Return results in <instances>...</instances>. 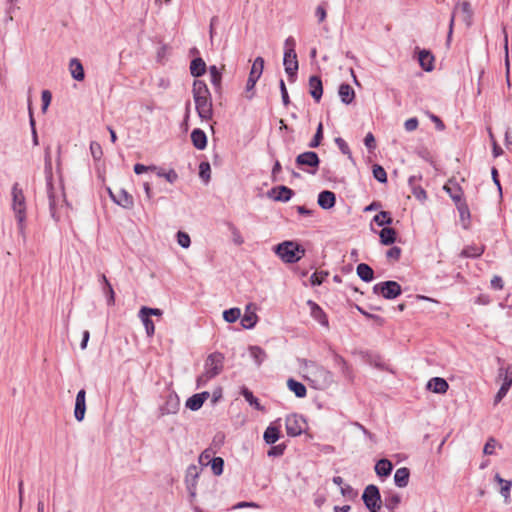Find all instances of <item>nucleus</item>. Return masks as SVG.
I'll use <instances>...</instances> for the list:
<instances>
[{"label": "nucleus", "instance_id": "2f4dec72", "mask_svg": "<svg viewBox=\"0 0 512 512\" xmlns=\"http://www.w3.org/2000/svg\"><path fill=\"white\" fill-rule=\"evenodd\" d=\"M287 386L298 398H303L307 394L306 387L301 382H298L292 378L288 379Z\"/></svg>", "mask_w": 512, "mask_h": 512}, {"label": "nucleus", "instance_id": "c03bdc74", "mask_svg": "<svg viewBox=\"0 0 512 512\" xmlns=\"http://www.w3.org/2000/svg\"><path fill=\"white\" fill-rule=\"evenodd\" d=\"M242 395L251 406H254L257 410H263V407L259 403V400L253 395V393L250 390L244 388L242 391Z\"/></svg>", "mask_w": 512, "mask_h": 512}, {"label": "nucleus", "instance_id": "6e6d98bb", "mask_svg": "<svg viewBox=\"0 0 512 512\" xmlns=\"http://www.w3.org/2000/svg\"><path fill=\"white\" fill-rule=\"evenodd\" d=\"M102 290H103V293L106 296L107 304L109 306L114 305V303H115V293H114V290L112 288V285L109 284L107 286H103Z\"/></svg>", "mask_w": 512, "mask_h": 512}, {"label": "nucleus", "instance_id": "052dcab7", "mask_svg": "<svg viewBox=\"0 0 512 512\" xmlns=\"http://www.w3.org/2000/svg\"><path fill=\"white\" fill-rule=\"evenodd\" d=\"M210 164L208 162H202L199 165V175L200 177L207 181L210 178Z\"/></svg>", "mask_w": 512, "mask_h": 512}, {"label": "nucleus", "instance_id": "aec40b11", "mask_svg": "<svg viewBox=\"0 0 512 512\" xmlns=\"http://www.w3.org/2000/svg\"><path fill=\"white\" fill-rule=\"evenodd\" d=\"M309 92L316 102H319L323 94V86L320 77L311 76L309 78Z\"/></svg>", "mask_w": 512, "mask_h": 512}, {"label": "nucleus", "instance_id": "603ef678", "mask_svg": "<svg viewBox=\"0 0 512 512\" xmlns=\"http://www.w3.org/2000/svg\"><path fill=\"white\" fill-rule=\"evenodd\" d=\"M327 276H328V272H324V271L314 272L310 277L311 284L313 286L321 285Z\"/></svg>", "mask_w": 512, "mask_h": 512}, {"label": "nucleus", "instance_id": "a18cd8bd", "mask_svg": "<svg viewBox=\"0 0 512 512\" xmlns=\"http://www.w3.org/2000/svg\"><path fill=\"white\" fill-rule=\"evenodd\" d=\"M483 253V249L477 246H468L464 248L461 252V256L466 258H476L479 257Z\"/></svg>", "mask_w": 512, "mask_h": 512}, {"label": "nucleus", "instance_id": "4c0bfd02", "mask_svg": "<svg viewBox=\"0 0 512 512\" xmlns=\"http://www.w3.org/2000/svg\"><path fill=\"white\" fill-rule=\"evenodd\" d=\"M318 204L323 209H330L335 205V194H318Z\"/></svg>", "mask_w": 512, "mask_h": 512}, {"label": "nucleus", "instance_id": "5701e85b", "mask_svg": "<svg viewBox=\"0 0 512 512\" xmlns=\"http://www.w3.org/2000/svg\"><path fill=\"white\" fill-rule=\"evenodd\" d=\"M191 141L198 150H203L207 146V136L205 132L199 128L191 132Z\"/></svg>", "mask_w": 512, "mask_h": 512}, {"label": "nucleus", "instance_id": "680f3d73", "mask_svg": "<svg viewBox=\"0 0 512 512\" xmlns=\"http://www.w3.org/2000/svg\"><path fill=\"white\" fill-rule=\"evenodd\" d=\"M139 314H144V315L146 314L148 317H150V316H162L163 311L161 309H158V308H150V307L143 306L139 310Z\"/></svg>", "mask_w": 512, "mask_h": 512}, {"label": "nucleus", "instance_id": "e2e57ef3", "mask_svg": "<svg viewBox=\"0 0 512 512\" xmlns=\"http://www.w3.org/2000/svg\"><path fill=\"white\" fill-rule=\"evenodd\" d=\"M495 448H496V440L494 438H489L484 445L483 453L485 455H492V454H494Z\"/></svg>", "mask_w": 512, "mask_h": 512}, {"label": "nucleus", "instance_id": "a19ab883", "mask_svg": "<svg viewBox=\"0 0 512 512\" xmlns=\"http://www.w3.org/2000/svg\"><path fill=\"white\" fill-rule=\"evenodd\" d=\"M241 316V311L239 308H230L223 312V318L228 323L236 322Z\"/></svg>", "mask_w": 512, "mask_h": 512}, {"label": "nucleus", "instance_id": "79ce46f5", "mask_svg": "<svg viewBox=\"0 0 512 512\" xmlns=\"http://www.w3.org/2000/svg\"><path fill=\"white\" fill-rule=\"evenodd\" d=\"M138 316L139 318L141 319L144 327H145V331H146V334L148 337H152L154 335V332H155V326H154V323L153 321L150 319V317H148L146 314H139L138 313Z\"/></svg>", "mask_w": 512, "mask_h": 512}, {"label": "nucleus", "instance_id": "864d4df0", "mask_svg": "<svg viewBox=\"0 0 512 512\" xmlns=\"http://www.w3.org/2000/svg\"><path fill=\"white\" fill-rule=\"evenodd\" d=\"M214 377H215L214 375H212L210 373L208 374V372L206 370H204V372L197 377V380H196L197 388L206 386L207 383Z\"/></svg>", "mask_w": 512, "mask_h": 512}, {"label": "nucleus", "instance_id": "8fccbe9b", "mask_svg": "<svg viewBox=\"0 0 512 512\" xmlns=\"http://www.w3.org/2000/svg\"><path fill=\"white\" fill-rule=\"evenodd\" d=\"M401 501V498L397 494H392L385 498V507L390 510L394 511V509L399 505Z\"/></svg>", "mask_w": 512, "mask_h": 512}, {"label": "nucleus", "instance_id": "0e129e2a", "mask_svg": "<svg viewBox=\"0 0 512 512\" xmlns=\"http://www.w3.org/2000/svg\"><path fill=\"white\" fill-rule=\"evenodd\" d=\"M284 450H285V445L280 444V445L272 446V447L268 450L267 454H268V456H270V457H279V456H282V455H283Z\"/></svg>", "mask_w": 512, "mask_h": 512}, {"label": "nucleus", "instance_id": "09e8293b", "mask_svg": "<svg viewBox=\"0 0 512 512\" xmlns=\"http://www.w3.org/2000/svg\"><path fill=\"white\" fill-rule=\"evenodd\" d=\"M224 460L221 457H214L211 460V469L217 476L223 473Z\"/></svg>", "mask_w": 512, "mask_h": 512}, {"label": "nucleus", "instance_id": "ea45409f", "mask_svg": "<svg viewBox=\"0 0 512 512\" xmlns=\"http://www.w3.org/2000/svg\"><path fill=\"white\" fill-rule=\"evenodd\" d=\"M209 74H210V81H211L212 85L215 87V89H220L222 74L219 71V69L215 65L210 66Z\"/></svg>", "mask_w": 512, "mask_h": 512}, {"label": "nucleus", "instance_id": "72a5a7b5", "mask_svg": "<svg viewBox=\"0 0 512 512\" xmlns=\"http://www.w3.org/2000/svg\"><path fill=\"white\" fill-rule=\"evenodd\" d=\"M334 363H335L336 366H338L340 368L341 373L343 374V376L345 378H347L349 380L352 379L351 368H350V366L348 365V363L346 362V360L342 356L336 354L334 356Z\"/></svg>", "mask_w": 512, "mask_h": 512}, {"label": "nucleus", "instance_id": "1a4fd4ad", "mask_svg": "<svg viewBox=\"0 0 512 512\" xmlns=\"http://www.w3.org/2000/svg\"><path fill=\"white\" fill-rule=\"evenodd\" d=\"M305 420L297 414H290L285 419V427L287 435L296 437L302 434L305 429Z\"/></svg>", "mask_w": 512, "mask_h": 512}, {"label": "nucleus", "instance_id": "4468645a", "mask_svg": "<svg viewBox=\"0 0 512 512\" xmlns=\"http://www.w3.org/2000/svg\"><path fill=\"white\" fill-rule=\"evenodd\" d=\"M86 412V391L81 389L78 391L75 399L74 416L75 419L81 422L85 417Z\"/></svg>", "mask_w": 512, "mask_h": 512}, {"label": "nucleus", "instance_id": "37998d69", "mask_svg": "<svg viewBox=\"0 0 512 512\" xmlns=\"http://www.w3.org/2000/svg\"><path fill=\"white\" fill-rule=\"evenodd\" d=\"M373 220L378 226L389 225L392 223L390 213L386 211H381L378 214H376Z\"/></svg>", "mask_w": 512, "mask_h": 512}, {"label": "nucleus", "instance_id": "49530a36", "mask_svg": "<svg viewBox=\"0 0 512 512\" xmlns=\"http://www.w3.org/2000/svg\"><path fill=\"white\" fill-rule=\"evenodd\" d=\"M227 227H228L229 231L231 232V235H232V241H233L236 245H241V244H243L244 239H243V237H242V235H241L240 231L238 230V228H237L234 224H232V223H230V222H228V223H227Z\"/></svg>", "mask_w": 512, "mask_h": 512}, {"label": "nucleus", "instance_id": "bb28decb", "mask_svg": "<svg viewBox=\"0 0 512 512\" xmlns=\"http://www.w3.org/2000/svg\"><path fill=\"white\" fill-rule=\"evenodd\" d=\"M60 201L66 203L65 194H49L50 212L55 220L59 219L57 203Z\"/></svg>", "mask_w": 512, "mask_h": 512}, {"label": "nucleus", "instance_id": "ddd939ff", "mask_svg": "<svg viewBox=\"0 0 512 512\" xmlns=\"http://www.w3.org/2000/svg\"><path fill=\"white\" fill-rule=\"evenodd\" d=\"M199 476V468L198 466L192 464L189 465L186 470L185 482L187 485V489L192 497L196 495V485L197 479Z\"/></svg>", "mask_w": 512, "mask_h": 512}, {"label": "nucleus", "instance_id": "f03ea898", "mask_svg": "<svg viewBox=\"0 0 512 512\" xmlns=\"http://www.w3.org/2000/svg\"><path fill=\"white\" fill-rule=\"evenodd\" d=\"M192 93L198 116L202 120H210L213 116V105L206 83L202 80H195Z\"/></svg>", "mask_w": 512, "mask_h": 512}, {"label": "nucleus", "instance_id": "9d476101", "mask_svg": "<svg viewBox=\"0 0 512 512\" xmlns=\"http://www.w3.org/2000/svg\"><path fill=\"white\" fill-rule=\"evenodd\" d=\"M224 356L219 352L210 354L205 360L204 370L214 376L219 375L223 370Z\"/></svg>", "mask_w": 512, "mask_h": 512}, {"label": "nucleus", "instance_id": "c85d7f7f", "mask_svg": "<svg viewBox=\"0 0 512 512\" xmlns=\"http://www.w3.org/2000/svg\"><path fill=\"white\" fill-rule=\"evenodd\" d=\"M357 275L365 282H370L374 278L373 269L365 263H360L356 268Z\"/></svg>", "mask_w": 512, "mask_h": 512}, {"label": "nucleus", "instance_id": "5fc2aeb1", "mask_svg": "<svg viewBox=\"0 0 512 512\" xmlns=\"http://www.w3.org/2000/svg\"><path fill=\"white\" fill-rule=\"evenodd\" d=\"M214 377H215L214 375H212L210 373L208 374V372L206 370H204V372L197 377V380H196L197 388L206 386L207 383Z\"/></svg>", "mask_w": 512, "mask_h": 512}, {"label": "nucleus", "instance_id": "e433bc0d", "mask_svg": "<svg viewBox=\"0 0 512 512\" xmlns=\"http://www.w3.org/2000/svg\"><path fill=\"white\" fill-rule=\"evenodd\" d=\"M249 352L257 366H260L267 357L265 351L259 346H251Z\"/></svg>", "mask_w": 512, "mask_h": 512}, {"label": "nucleus", "instance_id": "9b49d317", "mask_svg": "<svg viewBox=\"0 0 512 512\" xmlns=\"http://www.w3.org/2000/svg\"><path fill=\"white\" fill-rule=\"evenodd\" d=\"M180 400L177 394L169 392L159 407L160 416L176 414L179 410Z\"/></svg>", "mask_w": 512, "mask_h": 512}, {"label": "nucleus", "instance_id": "69168bd1", "mask_svg": "<svg viewBox=\"0 0 512 512\" xmlns=\"http://www.w3.org/2000/svg\"><path fill=\"white\" fill-rule=\"evenodd\" d=\"M401 248L397 247V246H393L391 247L387 252H386V256L388 259L390 260H399L400 256H401Z\"/></svg>", "mask_w": 512, "mask_h": 512}, {"label": "nucleus", "instance_id": "f8f14e48", "mask_svg": "<svg viewBox=\"0 0 512 512\" xmlns=\"http://www.w3.org/2000/svg\"><path fill=\"white\" fill-rule=\"evenodd\" d=\"M283 64L285 72L288 75L289 81L294 82L298 71V60L296 54H290V52H284Z\"/></svg>", "mask_w": 512, "mask_h": 512}, {"label": "nucleus", "instance_id": "f704fd0d", "mask_svg": "<svg viewBox=\"0 0 512 512\" xmlns=\"http://www.w3.org/2000/svg\"><path fill=\"white\" fill-rule=\"evenodd\" d=\"M250 306H247L244 316L241 318V324L246 329L253 328L257 323V315L255 312L249 311Z\"/></svg>", "mask_w": 512, "mask_h": 512}, {"label": "nucleus", "instance_id": "39448f33", "mask_svg": "<svg viewBox=\"0 0 512 512\" xmlns=\"http://www.w3.org/2000/svg\"><path fill=\"white\" fill-rule=\"evenodd\" d=\"M12 209L18 222L19 234L24 236L26 219V203L24 194H13Z\"/></svg>", "mask_w": 512, "mask_h": 512}, {"label": "nucleus", "instance_id": "cd10ccee", "mask_svg": "<svg viewBox=\"0 0 512 512\" xmlns=\"http://www.w3.org/2000/svg\"><path fill=\"white\" fill-rule=\"evenodd\" d=\"M380 242L383 245H391L396 240V231L393 228L390 227H384L379 232Z\"/></svg>", "mask_w": 512, "mask_h": 512}, {"label": "nucleus", "instance_id": "774afa93", "mask_svg": "<svg viewBox=\"0 0 512 512\" xmlns=\"http://www.w3.org/2000/svg\"><path fill=\"white\" fill-rule=\"evenodd\" d=\"M505 145L507 149L512 151V126L508 127L505 132Z\"/></svg>", "mask_w": 512, "mask_h": 512}, {"label": "nucleus", "instance_id": "6ab92c4d", "mask_svg": "<svg viewBox=\"0 0 512 512\" xmlns=\"http://www.w3.org/2000/svg\"><path fill=\"white\" fill-rule=\"evenodd\" d=\"M494 481L500 485L499 493L504 498V502L509 503L512 481L503 479L498 473L495 474Z\"/></svg>", "mask_w": 512, "mask_h": 512}, {"label": "nucleus", "instance_id": "7c9ffc66", "mask_svg": "<svg viewBox=\"0 0 512 512\" xmlns=\"http://www.w3.org/2000/svg\"><path fill=\"white\" fill-rule=\"evenodd\" d=\"M190 72L194 77H200L206 72V64L202 58H195L191 61Z\"/></svg>", "mask_w": 512, "mask_h": 512}, {"label": "nucleus", "instance_id": "4d7b16f0", "mask_svg": "<svg viewBox=\"0 0 512 512\" xmlns=\"http://www.w3.org/2000/svg\"><path fill=\"white\" fill-rule=\"evenodd\" d=\"M177 243L182 247V248H188L191 244V240H190V237L187 233L185 232H182V231H179L177 233Z\"/></svg>", "mask_w": 512, "mask_h": 512}, {"label": "nucleus", "instance_id": "412c9836", "mask_svg": "<svg viewBox=\"0 0 512 512\" xmlns=\"http://www.w3.org/2000/svg\"><path fill=\"white\" fill-rule=\"evenodd\" d=\"M209 396H210V394L207 391L195 394V395L191 396L190 398H188V400L186 401V407L192 411H197L202 407L204 401Z\"/></svg>", "mask_w": 512, "mask_h": 512}, {"label": "nucleus", "instance_id": "20e7f679", "mask_svg": "<svg viewBox=\"0 0 512 512\" xmlns=\"http://www.w3.org/2000/svg\"><path fill=\"white\" fill-rule=\"evenodd\" d=\"M263 69H264V59L259 56L254 60L251 70H250V73H249V76H248V79H247L245 92H244L246 99L251 100L254 97V95H255L254 88H255L257 81L259 80V78L261 77V75L263 73Z\"/></svg>", "mask_w": 512, "mask_h": 512}, {"label": "nucleus", "instance_id": "b1692460", "mask_svg": "<svg viewBox=\"0 0 512 512\" xmlns=\"http://www.w3.org/2000/svg\"><path fill=\"white\" fill-rule=\"evenodd\" d=\"M410 471L406 467L398 468L394 474L395 485L399 488H404L409 483Z\"/></svg>", "mask_w": 512, "mask_h": 512}, {"label": "nucleus", "instance_id": "4be33fe9", "mask_svg": "<svg viewBox=\"0 0 512 512\" xmlns=\"http://www.w3.org/2000/svg\"><path fill=\"white\" fill-rule=\"evenodd\" d=\"M427 388L434 393L444 394L447 392L449 385L445 379L434 377L428 381Z\"/></svg>", "mask_w": 512, "mask_h": 512}, {"label": "nucleus", "instance_id": "58836bf2", "mask_svg": "<svg viewBox=\"0 0 512 512\" xmlns=\"http://www.w3.org/2000/svg\"><path fill=\"white\" fill-rule=\"evenodd\" d=\"M499 377L502 378V385L510 388L512 385V364L508 365L506 368L501 367L499 369Z\"/></svg>", "mask_w": 512, "mask_h": 512}, {"label": "nucleus", "instance_id": "a211bd4d", "mask_svg": "<svg viewBox=\"0 0 512 512\" xmlns=\"http://www.w3.org/2000/svg\"><path fill=\"white\" fill-rule=\"evenodd\" d=\"M69 72L76 81H83L85 72L81 61L78 58H71L69 61Z\"/></svg>", "mask_w": 512, "mask_h": 512}, {"label": "nucleus", "instance_id": "2eb2a0df", "mask_svg": "<svg viewBox=\"0 0 512 512\" xmlns=\"http://www.w3.org/2000/svg\"><path fill=\"white\" fill-rule=\"evenodd\" d=\"M307 305L310 308V316L317 321L320 325L327 327L328 319L322 308L312 300L307 301Z\"/></svg>", "mask_w": 512, "mask_h": 512}, {"label": "nucleus", "instance_id": "f3484780", "mask_svg": "<svg viewBox=\"0 0 512 512\" xmlns=\"http://www.w3.org/2000/svg\"><path fill=\"white\" fill-rule=\"evenodd\" d=\"M107 198L124 209H130L134 206L132 194H107Z\"/></svg>", "mask_w": 512, "mask_h": 512}, {"label": "nucleus", "instance_id": "473e14b6", "mask_svg": "<svg viewBox=\"0 0 512 512\" xmlns=\"http://www.w3.org/2000/svg\"><path fill=\"white\" fill-rule=\"evenodd\" d=\"M433 62L434 57L429 51L422 50L419 52V63L424 70L431 71L433 69Z\"/></svg>", "mask_w": 512, "mask_h": 512}, {"label": "nucleus", "instance_id": "0eeeda50", "mask_svg": "<svg viewBox=\"0 0 512 512\" xmlns=\"http://www.w3.org/2000/svg\"><path fill=\"white\" fill-rule=\"evenodd\" d=\"M362 499L370 512H378L381 508V497L376 485H368L363 492Z\"/></svg>", "mask_w": 512, "mask_h": 512}, {"label": "nucleus", "instance_id": "393cba45", "mask_svg": "<svg viewBox=\"0 0 512 512\" xmlns=\"http://www.w3.org/2000/svg\"><path fill=\"white\" fill-rule=\"evenodd\" d=\"M339 97L344 104H350L355 98V92L349 84H341L338 91Z\"/></svg>", "mask_w": 512, "mask_h": 512}, {"label": "nucleus", "instance_id": "c9c22d12", "mask_svg": "<svg viewBox=\"0 0 512 512\" xmlns=\"http://www.w3.org/2000/svg\"><path fill=\"white\" fill-rule=\"evenodd\" d=\"M279 437H280V433H279L278 428L275 426H272V425H270L266 428L264 435H263L264 441L269 445H272L275 442H277Z\"/></svg>", "mask_w": 512, "mask_h": 512}, {"label": "nucleus", "instance_id": "338daca9", "mask_svg": "<svg viewBox=\"0 0 512 512\" xmlns=\"http://www.w3.org/2000/svg\"><path fill=\"white\" fill-rule=\"evenodd\" d=\"M335 143L343 154H345V155L351 154L349 146L343 138H341V137L335 138Z\"/></svg>", "mask_w": 512, "mask_h": 512}, {"label": "nucleus", "instance_id": "7ed1b4c3", "mask_svg": "<svg viewBox=\"0 0 512 512\" xmlns=\"http://www.w3.org/2000/svg\"><path fill=\"white\" fill-rule=\"evenodd\" d=\"M274 251L285 263L289 264L298 262L305 254V249L293 241H284L276 245Z\"/></svg>", "mask_w": 512, "mask_h": 512}, {"label": "nucleus", "instance_id": "dca6fc26", "mask_svg": "<svg viewBox=\"0 0 512 512\" xmlns=\"http://www.w3.org/2000/svg\"><path fill=\"white\" fill-rule=\"evenodd\" d=\"M319 162L320 160L318 155L312 151L301 153L296 158V163L298 166L317 167Z\"/></svg>", "mask_w": 512, "mask_h": 512}, {"label": "nucleus", "instance_id": "423d86ee", "mask_svg": "<svg viewBox=\"0 0 512 512\" xmlns=\"http://www.w3.org/2000/svg\"><path fill=\"white\" fill-rule=\"evenodd\" d=\"M373 292L374 294L383 296L385 299L391 300L398 297L401 294L402 289L396 281L389 280L375 284Z\"/></svg>", "mask_w": 512, "mask_h": 512}, {"label": "nucleus", "instance_id": "13d9d810", "mask_svg": "<svg viewBox=\"0 0 512 512\" xmlns=\"http://www.w3.org/2000/svg\"><path fill=\"white\" fill-rule=\"evenodd\" d=\"M90 151H91V154H92V156H93V158L95 160H99L102 157V155H103L102 147L96 141H92L90 143Z\"/></svg>", "mask_w": 512, "mask_h": 512}, {"label": "nucleus", "instance_id": "c756f323", "mask_svg": "<svg viewBox=\"0 0 512 512\" xmlns=\"http://www.w3.org/2000/svg\"><path fill=\"white\" fill-rule=\"evenodd\" d=\"M155 174L158 178H163L168 183H175L178 180V174L174 169L165 170L164 168L157 167Z\"/></svg>", "mask_w": 512, "mask_h": 512}, {"label": "nucleus", "instance_id": "f257e3e1", "mask_svg": "<svg viewBox=\"0 0 512 512\" xmlns=\"http://www.w3.org/2000/svg\"><path fill=\"white\" fill-rule=\"evenodd\" d=\"M301 367L306 379L317 390H325L334 382L332 372L314 361L304 359L301 361Z\"/></svg>", "mask_w": 512, "mask_h": 512}, {"label": "nucleus", "instance_id": "de8ad7c7", "mask_svg": "<svg viewBox=\"0 0 512 512\" xmlns=\"http://www.w3.org/2000/svg\"><path fill=\"white\" fill-rule=\"evenodd\" d=\"M322 139H323V124L320 122L318 124L317 130H316V133H315L313 139L309 143V147L310 148L318 147L321 144Z\"/></svg>", "mask_w": 512, "mask_h": 512}, {"label": "nucleus", "instance_id": "a878e982", "mask_svg": "<svg viewBox=\"0 0 512 512\" xmlns=\"http://www.w3.org/2000/svg\"><path fill=\"white\" fill-rule=\"evenodd\" d=\"M393 465L388 459H380L375 465V472L380 477H387L391 474Z\"/></svg>", "mask_w": 512, "mask_h": 512}, {"label": "nucleus", "instance_id": "bf43d9fd", "mask_svg": "<svg viewBox=\"0 0 512 512\" xmlns=\"http://www.w3.org/2000/svg\"><path fill=\"white\" fill-rule=\"evenodd\" d=\"M133 169L137 175H140L142 173L149 172V171L155 172L157 169V166H155V165L146 166L144 164L137 163L134 165Z\"/></svg>", "mask_w": 512, "mask_h": 512}, {"label": "nucleus", "instance_id": "3c124183", "mask_svg": "<svg viewBox=\"0 0 512 512\" xmlns=\"http://www.w3.org/2000/svg\"><path fill=\"white\" fill-rule=\"evenodd\" d=\"M373 176L376 180H378L381 183H384L387 181V174L385 169L380 165H374L373 166Z\"/></svg>", "mask_w": 512, "mask_h": 512}, {"label": "nucleus", "instance_id": "6e6552de", "mask_svg": "<svg viewBox=\"0 0 512 512\" xmlns=\"http://www.w3.org/2000/svg\"><path fill=\"white\" fill-rule=\"evenodd\" d=\"M452 197V200L454 204L457 207L459 217H460V224L463 227V229H468L471 224V214L469 207L466 203V200L464 199V194H450Z\"/></svg>", "mask_w": 512, "mask_h": 512}]
</instances>
